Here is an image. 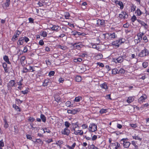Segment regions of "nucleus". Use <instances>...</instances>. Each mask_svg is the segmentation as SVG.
<instances>
[{"instance_id":"nucleus-25","label":"nucleus","mask_w":149,"mask_h":149,"mask_svg":"<svg viewBox=\"0 0 149 149\" xmlns=\"http://www.w3.org/2000/svg\"><path fill=\"white\" fill-rule=\"evenodd\" d=\"M72 34L73 35L75 36H79L81 35V33L80 32H78V31H74L73 32H72Z\"/></svg>"},{"instance_id":"nucleus-39","label":"nucleus","mask_w":149,"mask_h":149,"mask_svg":"<svg viewBox=\"0 0 149 149\" xmlns=\"http://www.w3.org/2000/svg\"><path fill=\"white\" fill-rule=\"evenodd\" d=\"M107 112V110L106 109H102L100 111V113L101 114L106 113Z\"/></svg>"},{"instance_id":"nucleus-37","label":"nucleus","mask_w":149,"mask_h":149,"mask_svg":"<svg viewBox=\"0 0 149 149\" xmlns=\"http://www.w3.org/2000/svg\"><path fill=\"white\" fill-rule=\"evenodd\" d=\"M41 35L44 37H46L47 36V33L45 31H42V32H41Z\"/></svg>"},{"instance_id":"nucleus-27","label":"nucleus","mask_w":149,"mask_h":149,"mask_svg":"<svg viewBox=\"0 0 149 149\" xmlns=\"http://www.w3.org/2000/svg\"><path fill=\"white\" fill-rule=\"evenodd\" d=\"M76 145V143H74L71 146H70L69 145H67L66 146L69 149H74V148L75 147Z\"/></svg>"},{"instance_id":"nucleus-49","label":"nucleus","mask_w":149,"mask_h":149,"mask_svg":"<svg viewBox=\"0 0 149 149\" xmlns=\"http://www.w3.org/2000/svg\"><path fill=\"white\" fill-rule=\"evenodd\" d=\"M83 129H85L87 128L88 127V125L86 124H84L81 126Z\"/></svg>"},{"instance_id":"nucleus-19","label":"nucleus","mask_w":149,"mask_h":149,"mask_svg":"<svg viewBox=\"0 0 149 149\" xmlns=\"http://www.w3.org/2000/svg\"><path fill=\"white\" fill-rule=\"evenodd\" d=\"M24 40V38L22 37L19 38V40L18 41L17 43L18 45H22L23 44Z\"/></svg>"},{"instance_id":"nucleus-51","label":"nucleus","mask_w":149,"mask_h":149,"mask_svg":"<svg viewBox=\"0 0 149 149\" xmlns=\"http://www.w3.org/2000/svg\"><path fill=\"white\" fill-rule=\"evenodd\" d=\"M13 107L15 108V109L16 110L18 109V111H20L19 109V107L17 106L15 104H14L13 105Z\"/></svg>"},{"instance_id":"nucleus-2","label":"nucleus","mask_w":149,"mask_h":149,"mask_svg":"<svg viewBox=\"0 0 149 149\" xmlns=\"http://www.w3.org/2000/svg\"><path fill=\"white\" fill-rule=\"evenodd\" d=\"M97 125L93 123L90 124L88 130L90 132H94L96 131L97 130Z\"/></svg>"},{"instance_id":"nucleus-50","label":"nucleus","mask_w":149,"mask_h":149,"mask_svg":"<svg viewBox=\"0 0 149 149\" xmlns=\"http://www.w3.org/2000/svg\"><path fill=\"white\" fill-rule=\"evenodd\" d=\"M35 120V119L32 117H30L28 119V120L30 122H33Z\"/></svg>"},{"instance_id":"nucleus-44","label":"nucleus","mask_w":149,"mask_h":149,"mask_svg":"<svg viewBox=\"0 0 149 149\" xmlns=\"http://www.w3.org/2000/svg\"><path fill=\"white\" fill-rule=\"evenodd\" d=\"M142 65L144 68H146L148 66V64L147 62H144L143 63Z\"/></svg>"},{"instance_id":"nucleus-28","label":"nucleus","mask_w":149,"mask_h":149,"mask_svg":"<svg viewBox=\"0 0 149 149\" xmlns=\"http://www.w3.org/2000/svg\"><path fill=\"white\" fill-rule=\"evenodd\" d=\"M112 74H118V70L116 68L113 69L112 70Z\"/></svg>"},{"instance_id":"nucleus-34","label":"nucleus","mask_w":149,"mask_h":149,"mask_svg":"<svg viewBox=\"0 0 149 149\" xmlns=\"http://www.w3.org/2000/svg\"><path fill=\"white\" fill-rule=\"evenodd\" d=\"M71 80L70 79H68L67 80V82H66V83H67V86H70L71 84Z\"/></svg>"},{"instance_id":"nucleus-56","label":"nucleus","mask_w":149,"mask_h":149,"mask_svg":"<svg viewBox=\"0 0 149 149\" xmlns=\"http://www.w3.org/2000/svg\"><path fill=\"white\" fill-rule=\"evenodd\" d=\"M63 143V142L62 141L60 140L58 141L56 143V144H58V145H60L62 144Z\"/></svg>"},{"instance_id":"nucleus-10","label":"nucleus","mask_w":149,"mask_h":149,"mask_svg":"<svg viewBox=\"0 0 149 149\" xmlns=\"http://www.w3.org/2000/svg\"><path fill=\"white\" fill-rule=\"evenodd\" d=\"M80 111V109H74L72 110H68L67 111V112L68 113H71L74 114L76 113L77 112Z\"/></svg>"},{"instance_id":"nucleus-1","label":"nucleus","mask_w":149,"mask_h":149,"mask_svg":"<svg viewBox=\"0 0 149 149\" xmlns=\"http://www.w3.org/2000/svg\"><path fill=\"white\" fill-rule=\"evenodd\" d=\"M128 139L127 138H123L120 141V143L123 144V147L125 148H128L130 146L131 143L128 141Z\"/></svg>"},{"instance_id":"nucleus-45","label":"nucleus","mask_w":149,"mask_h":149,"mask_svg":"<svg viewBox=\"0 0 149 149\" xmlns=\"http://www.w3.org/2000/svg\"><path fill=\"white\" fill-rule=\"evenodd\" d=\"M58 27L59 26H53L51 28L52 30L55 31L57 30L58 29Z\"/></svg>"},{"instance_id":"nucleus-5","label":"nucleus","mask_w":149,"mask_h":149,"mask_svg":"<svg viewBox=\"0 0 149 149\" xmlns=\"http://www.w3.org/2000/svg\"><path fill=\"white\" fill-rule=\"evenodd\" d=\"M149 54V50L145 48L143 50L139 53V56L141 57L146 56Z\"/></svg>"},{"instance_id":"nucleus-23","label":"nucleus","mask_w":149,"mask_h":149,"mask_svg":"<svg viewBox=\"0 0 149 149\" xmlns=\"http://www.w3.org/2000/svg\"><path fill=\"white\" fill-rule=\"evenodd\" d=\"M10 4V2H6L4 3L3 5V9H6L7 7L9 6Z\"/></svg>"},{"instance_id":"nucleus-11","label":"nucleus","mask_w":149,"mask_h":149,"mask_svg":"<svg viewBox=\"0 0 149 149\" xmlns=\"http://www.w3.org/2000/svg\"><path fill=\"white\" fill-rule=\"evenodd\" d=\"M73 45L74 48L77 49H80L82 47V45L80 43H75Z\"/></svg>"},{"instance_id":"nucleus-55","label":"nucleus","mask_w":149,"mask_h":149,"mask_svg":"<svg viewBox=\"0 0 149 149\" xmlns=\"http://www.w3.org/2000/svg\"><path fill=\"white\" fill-rule=\"evenodd\" d=\"M97 138V136L96 135H94L93 136V137H92V140L93 141H94V140H95Z\"/></svg>"},{"instance_id":"nucleus-40","label":"nucleus","mask_w":149,"mask_h":149,"mask_svg":"<svg viewBox=\"0 0 149 149\" xmlns=\"http://www.w3.org/2000/svg\"><path fill=\"white\" fill-rule=\"evenodd\" d=\"M36 142L41 144H42L43 143V142L40 139H36Z\"/></svg>"},{"instance_id":"nucleus-35","label":"nucleus","mask_w":149,"mask_h":149,"mask_svg":"<svg viewBox=\"0 0 149 149\" xmlns=\"http://www.w3.org/2000/svg\"><path fill=\"white\" fill-rule=\"evenodd\" d=\"M125 72V70L123 68H121L118 70V74H123Z\"/></svg>"},{"instance_id":"nucleus-64","label":"nucleus","mask_w":149,"mask_h":149,"mask_svg":"<svg viewBox=\"0 0 149 149\" xmlns=\"http://www.w3.org/2000/svg\"><path fill=\"white\" fill-rule=\"evenodd\" d=\"M129 26V24L127 23L123 25V27L124 28H128Z\"/></svg>"},{"instance_id":"nucleus-53","label":"nucleus","mask_w":149,"mask_h":149,"mask_svg":"<svg viewBox=\"0 0 149 149\" xmlns=\"http://www.w3.org/2000/svg\"><path fill=\"white\" fill-rule=\"evenodd\" d=\"M143 40H144V42H147L148 41V40L147 39V38L146 36H145L143 37Z\"/></svg>"},{"instance_id":"nucleus-30","label":"nucleus","mask_w":149,"mask_h":149,"mask_svg":"<svg viewBox=\"0 0 149 149\" xmlns=\"http://www.w3.org/2000/svg\"><path fill=\"white\" fill-rule=\"evenodd\" d=\"M75 79L76 81L79 82L81 81L82 79L81 76H77L76 77Z\"/></svg>"},{"instance_id":"nucleus-4","label":"nucleus","mask_w":149,"mask_h":149,"mask_svg":"<svg viewBox=\"0 0 149 149\" xmlns=\"http://www.w3.org/2000/svg\"><path fill=\"white\" fill-rule=\"evenodd\" d=\"M144 35V33L143 32H140L138 33L137 34V36L138 37L137 39H136L134 40V42L136 44L140 42L143 36Z\"/></svg>"},{"instance_id":"nucleus-8","label":"nucleus","mask_w":149,"mask_h":149,"mask_svg":"<svg viewBox=\"0 0 149 149\" xmlns=\"http://www.w3.org/2000/svg\"><path fill=\"white\" fill-rule=\"evenodd\" d=\"M104 35L105 37V36H106L107 37L109 36V38L110 39L115 38L117 37V35L114 33H108L106 34L105 35L104 34Z\"/></svg>"},{"instance_id":"nucleus-18","label":"nucleus","mask_w":149,"mask_h":149,"mask_svg":"<svg viewBox=\"0 0 149 149\" xmlns=\"http://www.w3.org/2000/svg\"><path fill=\"white\" fill-rule=\"evenodd\" d=\"M100 87L106 90L108 89L107 84L106 83H104L100 85Z\"/></svg>"},{"instance_id":"nucleus-48","label":"nucleus","mask_w":149,"mask_h":149,"mask_svg":"<svg viewBox=\"0 0 149 149\" xmlns=\"http://www.w3.org/2000/svg\"><path fill=\"white\" fill-rule=\"evenodd\" d=\"M136 7L135 6L132 5V6H131V11H132L133 12L136 9Z\"/></svg>"},{"instance_id":"nucleus-21","label":"nucleus","mask_w":149,"mask_h":149,"mask_svg":"<svg viewBox=\"0 0 149 149\" xmlns=\"http://www.w3.org/2000/svg\"><path fill=\"white\" fill-rule=\"evenodd\" d=\"M135 13L136 15L139 16L142 14V13L140 9L138 8L136 11L135 12Z\"/></svg>"},{"instance_id":"nucleus-6","label":"nucleus","mask_w":149,"mask_h":149,"mask_svg":"<svg viewBox=\"0 0 149 149\" xmlns=\"http://www.w3.org/2000/svg\"><path fill=\"white\" fill-rule=\"evenodd\" d=\"M15 81L13 80H11L8 84V90L10 91L12 89V87L15 86Z\"/></svg>"},{"instance_id":"nucleus-41","label":"nucleus","mask_w":149,"mask_h":149,"mask_svg":"<svg viewBox=\"0 0 149 149\" xmlns=\"http://www.w3.org/2000/svg\"><path fill=\"white\" fill-rule=\"evenodd\" d=\"M42 130L44 131V133H45V132H47V133H49L50 132V130L46 128H45L44 129H43Z\"/></svg>"},{"instance_id":"nucleus-22","label":"nucleus","mask_w":149,"mask_h":149,"mask_svg":"<svg viewBox=\"0 0 149 149\" xmlns=\"http://www.w3.org/2000/svg\"><path fill=\"white\" fill-rule=\"evenodd\" d=\"M132 138L135 140H138L140 141L142 140V138H141L138 135H136V134L132 136Z\"/></svg>"},{"instance_id":"nucleus-57","label":"nucleus","mask_w":149,"mask_h":149,"mask_svg":"<svg viewBox=\"0 0 149 149\" xmlns=\"http://www.w3.org/2000/svg\"><path fill=\"white\" fill-rule=\"evenodd\" d=\"M70 125V123L67 121H66V128H68L69 127Z\"/></svg>"},{"instance_id":"nucleus-9","label":"nucleus","mask_w":149,"mask_h":149,"mask_svg":"<svg viewBox=\"0 0 149 149\" xmlns=\"http://www.w3.org/2000/svg\"><path fill=\"white\" fill-rule=\"evenodd\" d=\"M147 98V96L145 94H143L139 99L138 102L140 103H141L144 102Z\"/></svg>"},{"instance_id":"nucleus-60","label":"nucleus","mask_w":149,"mask_h":149,"mask_svg":"<svg viewBox=\"0 0 149 149\" xmlns=\"http://www.w3.org/2000/svg\"><path fill=\"white\" fill-rule=\"evenodd\" d=\"M39 44L41 45H42L44 44V42L42 40H40L39 42Z\"/></svg>"},{"instance_id":"nucleus-46","label":"nucleus","mask_w":149,"mask_h":149,"mask_svg":"<svg viewBox=\"0 0 149 149\" xmlns=\"http://www.w3.org/2000/svg\"><path fill=\"white\" fill-rule=\"evenodd\" d=\"M18 37V36L17 35H14V36L12 38V40L14 42L17 39V37Z\"/></svg>"},{"instance_id":"nucleus-26","label":"nucleus","mask_w":149,"mask_h":149,"mask_svg":"<svg viewBox=\"0 0 149 149\" xmlns=\"http://www.w3.org/2000/svg\"><path fill=\"white\" fill-rule=\"evenodd\" d=\"M89 149H99L93 144L90 145L88 146Z\"/></svg>"},{"instance_id":"nucleus-32","label":"nucleus","mask_w":149,"mask_h":149,"mask_svg":"<svg viewBox=\"0 0 149 149\" xmlns=\"http://www.w3.org/2000/svg\"><path fill=\"white\" fill-rule=\"evenodd\" d=\"M66 106L68 107H72L73 104H71L70 101H68L66 102Z\"/></svg>"},{"instance_id":"nucleus-52","label":"nucleus","mask_w":149,"mask_h":149,"mask_svg":"<svg viewBox=\"0 0 149 149\" xmlns=\"http://www.w3.org/2000/svg\"><path fill=\"white\" fill-rule=\"evenodd\" d=\"M130 125V126L133 128H135L137 126V125L136 124H132Z\"/></svg>"},{"instance_id":"nucleus-13","label":"nucleus","mask_w":149,"mask_h":149,"mask_svg":"<svg viewBox=\"0 0 149 149\" xmlns=\"http://www.w3.org/2000/svg\"><path fill=\"white\" fill-rule=\"evenodd\" d=\"M126 13L125 12H122L120 14H119V17L121 19H125L127 17H127H126Z\"/></svg>"},{"instance_id":"nucleus-16","label":"nucleus","mask_w":149,"mask_h":149,"mask_svg":"<svg viewBox=\"0 0 149 149\" xmlns=\"http://www.w3.org/2000/svg\"><path fill=\"white\" fill-rule=\"evenodd\" d=\"M123 58L122 57H119L116 58L115 62L116 63H121L123 61Z\"/></svg>"},{"instance_id":"nucleus-3","label":"nucleus","mask_w":149,"mask_h":149,"mask_svg":"<svg viewBox=\"0 0 149 149\" xmlns=\"http://www.w3.org/2000/svg\"><path fill=\"white\" fill-rule=\"evenodd\" d=\"M123 40H124L123 39H121L112 42V45L114 47H115L117 48L120 45L124 42V41H123Z\"/></svg>"},{"instance_id":"nucleus-62","label":"nucleus","mask_w":149,"mask_h":149,"mask_svg":"<svg viewBox=\"0 0 149 149\" xmlns=\"http://www.w3.org/2000/svg\"><path fill=\"white\" fill-rule=\"evenodd\" d=\"M29 71H31L32 72L34 71V70H33V67L31 66H29Z\"/></svg>"},{"instance_id":"nucleus-43","label":"nucleus","mask_w":149,"mask_h":149,"mask_svg":"<svg viewBox=\"0 0 149 149\" xmlns=\"http://www.w3.org/2000/svg\"><path fill=\"white\" fill-rule=\"evenodd\" d=\"M67 24L69 25V26H70V27H74V25H73V24H71V23H69L67 21H66V25H67Z\"/></svg>"},{"instance_id":"nucleus-29","label":"nucleus","mask_w":149,"mask_h":149,"mask_svg":"<svg viewBox=\"0 0 149 149\" xmlns=\"http://www.w3.org/2000/svg\"><path fill=\"white\" fill-rule=\"evenodd\" d=\"M142 26H143L144 28L146 29H147L148 28V26L147 24L145 23L144 22L142 21V22L141 24Z\"/></svg>"},{"instance_id":"nucleus-7","label":"nucleus","mask_w":149,"mask_h":149,"mask_svg":"<svg viewBox=\"0 0 149 149\" xmlns=\"http://www.w3.org/2000/svg\"><path fill=\"white\" fill-rule=\"evenodd\" d=\"M120 146V144L118 142L111 143L109 146L110 149H117Z\"/></svg>"},{"instance_id":"nucleus-31","label":"nucleus","mask_w":149,"mask_h":149,"mask_svg":"<svg viewBox=\"0 0 149 149\" xmlns=\"http://www.w3.org/2000/svg\"><path fill=\"white\" fill-rule=\"evenodd\" d=\"M40 118L43 122H46V118L43 114H41L40 115Z\"/></svg>"},{"instance_id":"nucleus-33","label":"nucleus","mask_w":149,"mask_h":149,"mask_svg":"<svg viewBox=\"0 0 149 149\" xmlns=\"http://www.w3.org/2000/svg\"><path fill=\"white\" fill-rule=\"evenodd\" d=\"M25 58V57L24 56H23L21 57L20 59V62L22 64H24V61Z\"/></svg>"},{"instance_id":"nucleus-20","label":"nucleus","mask_w":149,"mask_h":149,"mask_svg":"<svg viewBox=\"0 0 149 149\" xmlns=\"http://www.w3.org/2000/svg\"><path fill=\"white\" fill-rule=\"evenodd\" d=\"M82 100V97L80 96H78L76 97H75L74 100V102H79Z\"/></svg>"},{"instance_id":"nucleus-63","label":"nucleus","mask_w":149,"mask_h":149,"mask_svg":"<svg viewBox=\"0 0 149 149\" xmlns=\"http://www.w3.org/2000/svg\"><path fill=\"white\" fill-rule=\"evenodd\" d=\"M64 81V79L62 78H60L59 79L58 81L60 82L63 83Z\"/></svg>"},{"instance_id":"nucleus-15","label":"nucleus","mask_w":149,"mask_h":149,"mask_svg":"<svg viewBox=\"0 0 149 149\" xmlns=\"http://www.w3.org/2000/svg\"><path fill=\"white\" fill-rule=\"evenodd\" d=\"M134 96H130L128 97L127 100V102L128 103L130 104L133 102L134 100Z\"/></svg>"},{"instance_id":"nucleus-12","label":"nucleus","mask_w":149,"mask_h":149,"mask_svg":"<svg viewBox=\"0 0 149 149\" xmlns=\"http://www.w3.org/2000/svg\"><path fill=\"white\" fill-rule=\"evenodd\" d=\"M74 133L76 135H80L82 136L83 135L84 132L82 130H75L74 129Z\"/></svg>"},{"instance_id":"nucleus-24","label":"nucleus","mask_w":149,"mask_h":149,"mask_svg":"<svg viewBox=\"0 0 149 149\" xmlns=\"http://www.w3.org/2000/svg\"><path fill=\"white\" fill-rule=\"evenodd\" d=\"M3 59L4 61L7 62L8 64H10V63L9 61V59L8 58V57L6 55H5L3 56Z\"/></svg>"},{"instance_id":"nucleus-14","label":"nucleus","mask_w":149,"mask_h":149,"mask_svg":"<svg viewBox=\"0 0 149 149\" xmlns=\"http://www.w3.org/2000/svg\"><path fill=\"white\" fill-rule=\"evenodd\" d=\"M115 3L116 4L120 6V8L121 9H122L124 8V5L123 2L121 1H115Z\"/></svg>"},{"instance_id":"nucleus-17","label":"nucleus","mask_w":149,"mask_h":149,"mask_svg":"<svg viewBox=\"0 0 149 149\" xmlns=\"http://www.w3.org/2000/svg\"><path fill=\"white\" fill-rule=\"evenodd\" d=\"M97 23L98 25L104 26L105 25L104 21V20L99 19L97 21Z\"/></svg>"},{"instance_id":"nucleus-59","label":"nucleus","mask_w":149,"mask_h":149,"mask_svg":"<svg viewBox=\"0 0 149 149\" xmlns=\"http://www.w3.org/2000/svg\"><path fill=\"white\" fill-rule=\"evenodd\" d=\"M4 145V143L3 140L0 141V147L3 146Z\"/></svg>"},{"instance_id":"nucleus-54","label":"nucleus","mask_w":149,"mask_h":149,"mask_svg":"<svg viewBox=\"0 0 149 149\" xmlns=\"http://www.w3.org/2000/svg\"><path fill=\"white\" fill-rule=\"evenodd\" d=\"M70 132V131L68 129V128H66V135H68Z\"/></svg>"},{"instance_id":"nucleus-42","label":"nucleus","mask_w":149,"mask_h":149,"mask_svg":"<svg viewBox=\"0 0 149 149\" xmlns=\"http://www.w3.org/2000/svg\"><path fill=\"white\" fill-rule=\"evenodd\" d=\"M4 122H5V124L4 125V127L6 128H7L8 126V125L7 123V121L6 119H4Z\"/></svg>"},{"instance_id":"nucleus-47","label":"nucleus","mask_w":149,"mask_h":149,"mask_svg":"<svg viewBox=\"0 0 149 149\" xmlns=\"http://www.w3.org/2000/svg\"><path fill=\"white\" fill-rule=\"evenodd\" d=\"M55 73V72L54 71H52L49 72V77L53 76Z\"/></svg>"},{"instance_id":"nucleus-38","label":"nucleus","mask_w":149,"mask_h":149,"mask_svg":"<svg viewBox=\"0 0 149 149\" xmlns=\"http://www.w3.org/2000/svg\"><path fill=\"white\" fill-rule=\"evenodd\" d=\"M131 19V21H132V22H134L135 20H137V19H136V17L134 15L132 17Z\"/></svg>"},{"instance_id":"nucleus-36","label":"nucleus","mask_w":149,"mask_h":149,"mask_svg":"<svg viewBox=\"0 0 149 149\" xmlns=\"http://www.w3.org/2000/svg\"><path fill=\"white\" fill-rule=\"evenodd\" d=\"M132 144L134 146L135 149H138V146L136 145V142L134 141H132Z\"/></svg>"},{"instance_id":"nucleus-61","label":"nucleus","mask_w":149,"mask_h":149,"mask_svg":"<svg viewBox=\"0 0 149 149\" xmlns=\"http://www.w3.org/2000/svg\"><path fill=\"white\" fill-rule=\"evenodd\" d=\"M97 64L98 65L101 67H104V65L102 63L99 62L97 63Z\"/></svg>"},{"instance_id":"nucleus-58","label":"nucleus","mask_w":149,"mask_h":149,"mask_svg":"<svg viewBox=\"0 0 149 149\" xmlns=\"http://www.w3.org/2000/svg\"><path fill=\"white\" fill-rule=\"evenodd\" d=\"M74 126H75V127L74 128V130L75 129V130H76V129L77 128V127L79 128V126L77 124V123H76L74 124Z\"/></svg>"}]
</instances>
